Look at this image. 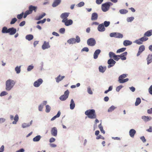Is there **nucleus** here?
Instances as JSON below:
<instances>
[{
    "label": "nucleus",
    "mask_w": 152,
    "mask_h": 152,
    "mask_svg": "<svg viewBox=\"0 0 152 152\" xmlns=\"http://www.w3.org/2000/svg\"><path fill=\"white\" fill-rule=\"evenodd\" d=\"M16 83L15 81L11 79H8L6 82V90L10 91L13 88Z\"/></svg>",
    "instance_id": "f257e3e1"
},
{
    "label": "nucleus",
    "mask_w": 152,
    "mask_h": 152,
    "mask_svg": "<svg viewBox=\"0 0 152 152\" xmlns=\"http://www.w3.org/2000/svg\"><path fill=\"white\" fill-rule=\"evenodd\" d=\"M85 114L88 118L91 119H94L96 118L95 110L94 109L88 110L85 112Z\"/></svg>",
    "instance_id": "f03ea898"
},
{
    "label": "nucleus",
    "mask_w": 152,
    "mask_h": 152,
    "mask_svg": "<svg viewBox=\"0 0 152 152\" xmlns=\"http://www.w3.org/2000/svg\"><path fill=\"white\" fill-rule=\"evenodd\" d=\"M80 41V38L78 36H76V39L74 38H72L68 40L67 41V42L69 44H74L76 42L79 43Z\"/></svg>",
    "instance_id": "7ed1b4c3"
},
{
    "label": "nucleus",
    "mask_w": 152,
    "mask_h": 152,
    "mask_svg": "<svg viewBox=\"0 0 152 152\" xmlns=\"http://www.w3.org/2000/svg\"><path fill=\"white\" fill-rule=\"evenodd\" d=\"M127 74H123L120 75L118 78V81L120 83H123L128 81L129 80L128 78L124 79V78L126 77Z\"/></svg>",
    "instance_id": "20e7f679"
},
{
    "label": "nucleus",
    "mask_w": 152,
    "mask_h": 152,
    "mask_svg": "<svg viewBox=\"0 0 152 152\" xmlns=\"http://www.w3.org/2000/svg\"><path fill=\"white\" fill-rule=\"evenodd\" d=\"M111 3L107 2L102 4V9L104 12H106L109 9Z\"/></svg>",
    "instance_id": "39448f33"
},
{
    "label": "nucleus",
    "mask_w": 152,
    "mask_h": 152,
    "mask_svg": "<svg viewBox=\"0 0 152 152\" xmlns=\"http://www.w3.org/2000/svg\"><path fill=\"white\" fill-rule=\"evenodd\" d=\"M110 36L111 37H114L116 38H121L123 36L122 34L117 32H113L110 34Z\"/></svg>",
    "instance_id": "423d86ee"
},
{
    "label": "nucleus",
    "mask_w": 152,
    "mask_h": 152,
    "mask_svg": "<svg viewBox=\"0 0 152 152\" xmlns=\"http://www.w3.org/2000/svg\"><path fill=\"white\" fill-rule=\"evenodd\" d=\"M69 94V91L68 90H66L63 95L61 96L59 98L61 101L65 100L68 97Z\"/></svg>",
    "instance_id": "0eeeda50"
},
{
    "label": "nucleus",
    "mask_w": 152,
    "mask_h": 152,
    "mask_svg": "<svg viewBox=\"0 0 152 152\" xmlns=\"http://www.w3.org/2000/svg\"><path fill=\"white\" fill-rule=\"evenodd\" d=\"M37 9V7L33 6L31 5L28 7V10H27L30 14H31L32 13L33 11L36 12Z\"/></svg>",
    "instance_id": "6e6552de"
},
{
    "label": "nucleus",
    "mask_w": 152,
    "mask_h": 152,
    "mask_svg": "<svg viewBox=\"0 0 152 152\" xmlns=\"http://www.w3.org/2000/svg\"><path fill=\"white\" fill-rule=\"evenodd\" d=\"M87 43L88 45L89 46H94L95 45L96 42L94 39L91 38L88 40Z\"/></svg>",
    "instance_id": "1a4fd4ad"
},
{
    "label": "nucleus",
    "mask_w": 152,
    "mask_h": 152,
    "mask_svg": "<svg viewBox=\"0 0 152 152\" xmlns=\"http://www.w3.org/2000/svg\"><path fill=\"white\" fill-rule=\"evenodd\" d=\"M43 82V80L41 78H39L34 82V86L35 87H38L42 84Z\"/></svg>",
    "instance_id": "9d476101"
},
{
    "label": "nucleus",
    "mask_w": 152,
    "mask_h": 152,
    "mask_svg": "<svg viewBox=\"0 0 152 152\" xmlns=\"http://www.w3.org/2000/svg\"><path fill=\"white\" fill-rule=\"evenodd\" d=\"M116 63V62L113 59L110 58L107 61V63L109 64L108 66V68H109L114 66Z\"/></svg>",
    "instance_id": "9b49d317"
},
{
    "label": "nucleus",
    "mask_w": 152,
    "mask_h": 152,
    "mask_svg": "<svg viewBox=\"0 0 152 152\" xmlns=\"http://www.w3.org/2000/svg\"><path fill=\"white\" fill-rule=\"evenodd\" d=\"M62 22L64 23L65 25L67 26L72 25L73 23L72 20L71 19L68 20L67 19L65 20H62Z\"/></svg>",
    "instance_id": "f8f14e48"
},
{
    "label": "nucleus",
    "mask_w": 152,
    "mask_h": 152,
    "mask_svg": "<svg viewBox=\"0 0 152 152\" xmlns=\"http://www.w3.org/2000/svg\"><path fill=\"white\" fill-rule=\"evenodd\" d=\"M17 31L16 29L13 27L9 28L8 33L10 35H13L15 34Z\"/></svg>",
    "instance_id": "ddd939ff"
},
{
    "label": "nucleus",
    "mask_w": 152,
    "mask_h": 152,
    "mask_svg": "<svg viewBox=\"0 0 152 152\" xmlns=\"http://www.w3.org/2000/svg\"><path fill=\"white\" fill-rule=\"evenodd\" d=\"M97 29L100 32L104 31L105 30L104 26L103 23L99 25L97 28Z\"/></svg>",
    "instance_id": "4468645a"
},
{
    "label": "nucleus",
    "mask_w": 152,
    "mask_h": 152,
    "mask_svg": "<svg viewBox=\"0 0 152 152\" xmlns=\"http://www.w3.org/2000/svg\"><path fill=\"white\" fill-rule=\"evenodd\" d=\"M52 135L54 136H56L57 134V130L56 127H54L52 128L51 131Z\"/></svg>",
    "instance_id": "2eb2a0df"
},
{
    "label": "nucleus",
    "mask_w": 152,
    "mask_h": 152,
    "mask_svg": "<svg viewBox=\"0 0 152 152\" xmlns=\"http://www.w3.org/2000/svg\"><path fill=\"white\" fill-rule=\"evenodd\" d=\"M50 46L49 45V42H47L46 41L44 42L43 45L42 46V48L43 50L48 48H50Z\"/></svg>",
    "instance_id": "dca6fc26"
},
{
    "label": "nucleus",
    "mask_w": 152,
    "mask_h": 152,
    "mask_svg": "<svg viewBox=\"0 0 152 152\" xmlns=\"http://www.w3.org/2000/svg\"><path fill=\"white\" fill-rule=\"evenodd\" d=\"M127 54V52H125L119 55L120 59L121 58L122 60H126V56Z\"/></svg>",
    "instance_id": "f3484780"
},
{
    "label": "nucleus",
    "mask_w": 152,
    "mask_h": 152,
    "mask_svg": "<svg viewBox=\"0 0 152 152\" xmlns=\"http://www.w3.org/2000/svg\"><path fill=\"white\" fill-rule=\"evenodd\" d=\"M69 15V13L66 12H64L63 13L61 14L60 16V17L64 20H66L67 19V18Z\"/></svg>",
    "instance_id": "a211bd4d"
},
{
    "label": "nucleus",
    "mask_w": 152,
    "mask_h": 152,
    "mask_svg": "<svg viewBox=\"0 0 152 152\" xmlns=\"http://www.w3.org/2000/svg\"><path fill=\"white\" fill-rule=\"evenodd\" d=\"M101 52V50L99 49L96 50L94 52V58L95 59L97 58L98 55Z\"/></svg>",
    "instance_id": "6ab92c4d"
},
{
    "label": "nucleus",
    "mask_w": 152,
    "mask_h": 152,
    "mask_svg": "<svg viewBox=\"0 0 152 152\" xmlns=\"http://www.w3.org/2000/svg\"><path fill=\"white\" fill-rule=\"evenodd\" d=\"M98 14L96 13H93L91 15V20H96L98 18Z\"/></svg>",
    "instance_id": "aec40b11"
},
{
    "label": "nucleus",
    "mask_w": 152,
    "mask_h": 152,
    "mask_svg": "<svg viewBox=\"0 0 152 152\" xmlns=\"http://www.w3.org/2000/svg\"><path fill=\"white\" fill-rule=\"evenodd\" d=\"M65 77L64 76H61V75H59L58 77L56 78V82L58 83L60 81L62 80Z\"/></svg>",
    "instance_id": "412c9836"
},
{
    "label": "nucleus",
    "mask_w": 152,
    "mask_h": 152,
    "mask_svg": "<svg viewBox=\"0 0 152 152\" xmlns=\"http://www.w3.org/2000/svg\"><path fill=\"white\" fill-rule=\"evenodd\" d=\"M142 118L145 122H147L150 120L152 119L151 117L143 116L142 117Z\"/></svg>",
    "instance_id": "4be33fe9"
},
{
    "label": "nucleus",
    "mask_w": 152,
    "mask_h": 152,
    "mask_svg": "<svg viewBox=\"0 0 152 152\" xmlns=\"http://www.w3.org/2000/svg\"><path fill=\"white\" fill-rule=\"evenodd\" d=\"M136 133V131L133 129H131L129 132L130 136L132 137H134Z\"/></svg>",
    "instance_id": "5701e85b"
},
{
    "label": "nucleus",
    "mask_w": 152,
    "mask_h": 152,
    "mask_svg": "<svg viewBox=\"0 0 152 152\" xmlns=\"http://www.w3.org/2000/svg\"><path fill=\"white\" fill-rule=\"evenodd\" d=\"M147 64H149L152 61V55H149L147 58Z\"/></svg>",
    "instance_id": "b1692460"
},
{
    "label": "nucleus",
    "mask_w": 152,
    "mask_h": 152,
    "mask_svg": "<svg viewBox=\"0 0 152 152\" xmlns=\"http://www.w3.org/2000/svg\"><path fill=\"white\" fill-rule=\"evenodd\" d=\"M61 2V0H56L52 4V6L55 7L58 6Z\"/></svg>",
    "instance_id": "393cba45"
},
{
    "label": "nucleus",
    "mask_w": 152,
    "mask_h": 152,
    "mask_svg": "<svg viewBox=\"0 0 152 152\" xmlns=\"http://www.w3.org/2000/svg\"><path fill=\"white\" fill-rule=\"evenodd\" d=\"M132 42L128 40H125L124 41L123 44L125 46H127L131 45Z\"/></svg>",
    "instance_id": "a878e982"
},
{
    "label": "nucleus",
    "mask_w": 152,
    "mask_h": 152,
    "mask_svg": "<svg viewBox=\"0 0 152 152\" xmlns=\"http://www.w3.org/2000/svg\"><path fill=\"white\" fill-rule=\"evenodd\" d=\"M75 103L73 99H72L71 101L70 104V108L71 110H73L75 107Z\"/></svg>",
    "instance_id": "bb28decb"
},
{
    "label": "nucleus",
    "mask_w": 152,
    "mask_h": 152,
    "mask_svg": "<svg viewBox=\"0 0 152 152\" xmlns=\"http://www.w3.org/2000/svg\"><path fill=\"white\" fill-rule=\"evenodd\" d=\"M46 15V14L45 13H43L42 15L37 16L35 18V20H39L42 18L44 16Z\"/></svg>",
    "instance_id": "cd10ccee"
},
{
    "label": "nucleus",
    "mask_w": 152,
    "mask_h": 152,
    "mask_svg": "<svg viewBox=\"0 0 152 152\" xmlns=\"http://www.w3.org/2000/svg\"><path fill=\"white\" fill-rule=\"evenodd\" d=\"M152 35V30H151L148 31L146 32L145 34L144 35L145 36H146L147 37H149L151 36Z\"/></svg>",
    "instance_id": "c85d7f7f"
},
{
    "label": "nucleus",
    "mask_w": 152,
    "mask_h": 152,
    "mask_svg": "<svg viewBox=\"0 0 152 152\" xmlns=\"http://www.w3.org/2000/svg\"><path fill=\"white\" fill-rule=\"evenodd\" d=\"M33 38V35L31 34L27 35L26 37V39L29 41L32 40Z\"/></svg>",
    "instance_id": "c756f323"
},
{
    "label": "nucleus",
    "mask_w": 152,
    "mask_h": 152,
    "mask_svg": "<svg viewBox=\"0 0 152 152\" xmlns=\"http://www.w3.org/2000/svg\"><path fill=\"white\" fill-rule=\"evenodd\" d=\"M9 28L7 29V28L5 26L4 27L2 30V32L3 33H8Z\"/></svg>",
    "instance_id": "7c9ffc66"
},
{
    "label": "nucleus",
    "mask_w": 152,
    "mask_h": 152,
    "mask_svg": "<svg viewBox=\"0 0 152 152\" xmlns=\"http://www.w3.org/2000/svg\"><path fill=\"white\" fill-rule=\"evenodd\" d=\"M41 138L40 135H37L33 139V141L34 142H37L39 141Z\"/></svg>",
    "instance_id": "2f4dec72"
},
{
    "label": "nucleus",
    "mask_w": 152,
    "mask_h": 152,
    "mask_svg": "<svg viewBox=\"0 0 152 152\" xmlns=\"http://www.w3.org/2000/svg\"><path fill=\"white\" fill-rule=\"evenodd\" d=\"M60 115H61V112L59 111L58 112L57 114L55 116L53 117L51 119V120L53 121V120H54L55 119H56V118L59 117L60 116Z\"/></svg>",
    "instance_id": "473e14b6"
},
{
    "label": "nucleus",
    "mask_w": 152,
    "mask_h": 152,
    "mask_svg": "<svg viewBox=\"0 0 152 152\" xmlns=\"http://www.w3.org/2000/svg\"><path fill=\"white\" fill-rule=\"evenodd\" d=\"M60 115H61V112L59 111L58 112L57 114L55 116L53 117L51 119V120L53 121V120H54L55 119H56V118L59 117L60 116Z\"/></svg>",
    "instance_id": "72a5a7b5"
},
{
    "label": "nucleus",
    "mask_w": 152,
    "mask_h": 152,
    "mask_svg": "<svg viewBox=\"0 0 152 152\" xmlns=\"http://www.w3.org/2000/svg\"><path fill=\"white\" fill-rule=\"evenodd\" d=\"M141 100L140 98H137L136 102H135V106L138 105L141 103Z\"/></svg>",
    "instance_id": "f704fd0d"
},
{
    "label": "nucleus",
    "mask_w": 152,
    "mask_h": 152,
    "mask_svg": "<svg viewBox=\"0 0 152 152\" xmlns=\"http://www.w3.org/2000/svg\"><path fill=\"white\" fill-rule=\"evenodd\" d=\"M19 118L18 116V115H16L15 116V117L14 118V120L15 121H13L12 122L13 124H16Z\"/></svg>",
    "instance_id": "c9c22d12"
},
{
    "label": "nucleus",
    "mask_w": 152,
    "mask_h": 152,
    "mask_svg": "<svg viewBox=\"0 0 152 152\" xmlns=\"http://www.w3.org/2000/svg\"><path fill=\"white\" fill-rule=\"evenodd\" d=\"M98 127L99 129H100L101 132L103 133V134H104L105 133V131L103 129V127L102 126L101 124H100L99 125Z\"/></svg>",
    "instance_id": "e433bc0d"
},
{
    "label": "nucleus",
    "mask_w": 152,
    "mask_h": 152,
    "mask_svg": "<svg viewBox=\"0 0 152 152\" xmlns=\"http://www.w3.org/2000/svg\"><path fill=\"white\" fill-rule=\"evenodd\" d=\"M51 110L50 107L48 105L46 106L45 111L46 113H49L50 112Z\"/></svg>",
    "instance_id": "4c0bfd02"
},
{
    "label": "nucleus",
    "mask_w": 152,
    "mask_h": 152,
    "mask_svg": "<svg viewBox=\"0 0 152 152\" xmlns=\"http://www.w3.org/2000/svg\"><path fill=\"white\" fill-rule=\"evenodd\" d=\"M105 70V69L102 66H100L99 67V71L101 72H104Z\"/></svg>",
    "instance_id": "58836bf2"
},
{
    "label": "nucleus",
    "mask_w": 152,
    "mask_h": 152,
    "mask_svg": "<svg viewBox=\"0 0 152 152\" xmlns=\"http://www.w3.org/2000/svg\"><path fill=\"white\" fill-rule=\"evenodd\" d=\"M126 50V48H123L117 50V53H120Z\"/></svg>",
    "instance_id": "ea45409f"
},
{
    "label": "nucleus",
    "mask_w": 152,
    "mask_h": 152,
    "mask_svg": "<svg viewBox=\"0 0 152 152\" xmlns=\"http://www.w3.org/2000/svg\"><path fill=\"white\" fill-rule=\"evenodd\" d=\"M119 12L121 14H124L127 13L128 11L126 10L121 9L119 10Z\"/></svg>",
    "instance_id": "a19ab883"
},
{
    "label": "nucleus",
    "mask_w": 152,
    "mask_h": 152,
    "mask_svg": "<svg viewBox=\"0 0 152 152\" xmlns=\"http://www.w3.org/2000/svg\"><path fill=\"white\" fill-rule=\"evenodd\" d=\"M145 50V47L144 45H142L140 46L139 50L142 52Z\"/></svg>",
    "instance_id": "79ce46f5"
},
{
    "label": "nucleus",
    "mask_w": 152,
    "mask_h": 152,
    "mask_svg": "<svg viewBox=\"0 0 152 152\" xmlns=\"http://www.w3.org/2000/svg\"><path fill=\"white\" fill-rule=\"evenodd\" d=\"M115 108V107L113 105L109 108L108 110V112H111L113 111Z\"/></svg>",
    "instance_id": "37998d69"
},
{
    "label": "nucleus",
    "mask_w": 152,
    "mask_h": 152,
    "mask_svg": "<svg viewBox=\"0 0 152 152\" xmlns=\"http://www.w3.org/2000/svg\"><path fill=\"white\" fill-rule=\"evenodd\" d=\"M20 67L17 66L15 68V70L17 73H19L20 71Z\"/></svg>",
    "instance_id": "c03bdc74"
},
{
    "label": "nucleus",
    "mask_w": 152,
    "mask_h": 152,
    "mask_svg": "<svg viewBox=\"0 0 152 152\" xmlns=\"http://www.w3.org/2000/svg\"><path fill=\"white\" fill-rule=\"evenodd\" d=\"M115 54L112 52H110L109 53V56L110 58H113L114 57H115Z\"/></svg>",
    "instance_id": "a18cd8bd"
},
{
    "label": "nucleus",
    "mask_w": 152,
    "mask_h": 152,
    "mask_svg": "<svg viewBox=\"0 0 152 152\" xmlns=\"http://www.w3.org/2000/svg\"><path fill=\"white\" fill-rule=\"evenodd\" d=\"M17 19L16 18H14L13 19H12V20L10 23V24H14L15 22L17 21Z\"/></svg>",
    "instance_id": "49530a36"
},
{
    "label": "nucleus",
    "mask_w": 152,
    "mask_h": 152,
    "mask_svg": "<svg viewBox=\"0 0 152 152\" xmlns=\"http://www.w3.org/2000/svg\"><path fill=\"white\" fill-rule=\"evenodd\" d=\"M46 19L45 18L42 20L38 21V22H37V24H39L40 23H42V24L44 23L46 21Z\"/></svg>",
    "instance_id": "de8ad7c7"
},
{
    "label": "nucleus",
    "mask_w": 152,
    "mask_h": 152,
    "mask_svg": "<svg viewBox=\"0 0 152 152\" xmlns=\"http://www.w3.org/2000/svg\"><path fill=\"white\" fill-rule=\"evenodd\" d=\"M110 22L109 21H105L104 23V25L105 27H108L110 24Z\"/></svg>",
    "instance_id": "09e8293b"
},
{
    "label": "nucleus",
    "mask_w": 152,
    "mask_h": 152,
    "mask_svg": "<svg viewBox=\"0 0 152 152\" xmlns=\"http://www.w3.org/2000/svg\"><path fill=\"white\" fill-rule=\"evenodd\" d=\"M23 14H24L22 12L21 14H20L19 15H17V18L18 19H21V18H22L23 17Z\"/></svg>",
    "instance_id": "8fccbe9b"
},
{
    "label": "nucleus",
    "mask_w": 152,
    "mask_h": 152,
    "mask_svg": "<svg viewBox=\"0 0 152 152\" xmlns=\"http://www.w3.org/2000/svg\"><path fill=\"white\" fill-rule=\"evenodd\" d=\"M30 125L28 124L24 123L22 124V126L23 128H25L29 126Z\"/></svg>",
    "instance_id": "3c124183"
},
{
    "label": "nucleus",
    "mask_w": 152,
    "mask_h": 152,
    "mask_svg": "<svg viewBox=\"0 0 152 152\" xmlns=\"http://www.w3.org/2000/svg\"><path fill=\"white\" fill-rule=\"evenodd\" d=\"M135 42L138 45H140L142 44V42L141 40L140 39H138L136 40L135 41Z\"/></svg>",
    "instance_id": "603ef678"
},
{
    "label": "nucleus",
    "mask_w": 152,
    "mask_h": 152,
    "mask_svg": "<svg viewBox=\"0 0 152 152\" xmlns=\"http://www.w3.org/2000/svg\"><path fill=\"white\" fill-rule=\"evenodd\" d=\"M140 39L142 42L144 41H145L148 39V38L145 37H143Z\"/></svg>",
    "instance_id": "864d4df0"
},
{
    "label": "nucleus",
    "mask_w": 152,
    "mask_h": 152,
    "mask_svg": "<svg viewBox=\"0 0 152 152\" xmlns=\"http://www.w3.org/2000/svg\"><path fill=\"white\" fill-rule=\"evenodd\" d=\"M8 93L5 91H4L2 92L0 94V95L1 96H4V95H6Z\"/></svg>",
    "instance_id": "5fc2aeb1"
},
{
    "label": "nucleus",
    "mask_w": 152,
    "mask_h": 152,
    "mask_svg": "<svg viewBox=\"0 0 152 152\" xmlns=\"http://www.w3.org/2000/svg\"><path fill=\"white\" fill-rule=\"evenodd\" d=\"M113 59L116 61H118L120 59L119 55H115Z\"/></svg>",
    "instance_id": "6e6d98bb"
},
{
    "label": "nucleus",
    "mask_w": 152,
    "mask_h": 152,
    "mask_svg": "<svg viewBox=\"0 0 152 152\" xmlns=\"http://www.w3.org/2000/svg\"><path fill=\"white\" fill-rule=\"evenodd\" d=\"M84 5V3L83 2H81L79 3L77 5L78 7H80L83 6Z\"/></svg>",
    "instance_id": "4d7b16f0"
},
{
    "label": "nucleus",
    "mask_w": 152,
    "mask_h": 152,
    "mask_svg": "<svg viewBox=\"0 0 152 152\" xmlns=\"http://www.w3.org/2000/svg\"><path fill=\"white\" fill-rule=\"evenodd\" d=\"M34 66H33L30 65L27 68V70L28 71H31V70L33 69Z\"/></svg>",
    "instance_id": "13d9d810"
},
{
    "label": "nucleus",
    "mask_w": 152,
    "mask_h": 152,
    "mask_svg": "<svg viewBox=\"0 0 152 152\" xmlns=\"http://www.w3.org/2000/svg\"><path fill=\"white\" fill-rule=\"evenodd\" d=\"M88 51L89 49L87 47H85L83 48L81 50L82 51H86V52H88Z\"/></svg>",
    "instance_id": "bf43d9fd"
},
{
    "label": "nucleus",
    "mask_w": 152,
    "mask_h": 152,
    "mask_svg": "<svg viewBox=\"0 0 152 152\" xmlns=\"http://www.w3.org/2000/svg\"><path fill=\"white\" fill-rule=\"evenodd\" d=\"M59 32L61 34H64L65 31V29L64 28H61L59 30Z\"/></svg>",
    "instance_id": "052dcab7"
},
{
    "label": "nucleus",
    "mask_w": 152,
    "mask_h": 152,
    "mask_svg": "<svg viewBox=\"0 0 152 152\" xmlns=\"http://www.w3.org/2000/svg\"><path fill=\"white\" fill-rule=\"evenodd\" d=\"M123 87V86H118L116 88V91L118 92Z\"/></svg>",
    "instance_id": "680f3d73"
},
{
    "label": "nucleus",
    "mask_w": 152,
    "mask_h": 152,
    "mask_svg": "<svg viewBox=\"0 0 152 152\" xmlns=\"http://www.w3.org/2000/svg\"><path fill=\"white\" fill-rule=\"evenodd\" d=\"M96 139H102V140H104V137H103L101 135H99V136H97L96 137Z\"/></svg>",
    "instance_id": "e2e57ef3"
},
{
    "label": "nucleus",
    "mask_w": 152,
    "mask_h": 152,
    "mask_svg": "<svg viewBox=\"0 0 152 152\" xmlns=\"http://www.w3.org/2000/svg\"><path fill=\"white\" fill-rule=\"evenodd\" d=\"M43 107V105L42 104L40 105L39 106V111H42V109Z\"/></svg>",
    "instance_id": "0e129e2a"
},
{
    "label": "nucleus",
    "mask_w": 152,
    "mask_h": 152,
    "mask_svg": "<svg viewBox=\"0 0 152 152\" xmlns=\"http://www.w3.org/2000/svg\"><path fill=\"white\" fill-rule=\"evenodd\" d=\"M103 0H96V3L98 4H101L103 2Z\"/></svg>",
    "instance_id": "69168bd1"
},
{
    "label": "nucleus",
    "mask_w": 152,
    "mask_h": 152,
    "mask_svg": "<svg viewBox=\"0 0 152 152\" xmlns=\"http://www.w3.org/2000/svg\"><path fill=\"white\" fill-rule=\"evenodd\" d=\"M149 93L152 95V85H151L148 89Z\"/></svg>",
    "instance_id": "338daca9"
},
{
    "label": "nucleus",
    "mask_w": 152,
    "mask_h": 152,
    "mask_svg": "<svg viewBox=\"0 0 152 152\" xmlns=\"http://www.w3.org/2000/svg\"><path fill=\"white\" fill-rule=\"evenodd\" d=\"M134 18L133 17H130L127 19V20L128 22H131L133 20Z\"/></svg>",
    "instance_id": "774afa93"
}]
</instances>
